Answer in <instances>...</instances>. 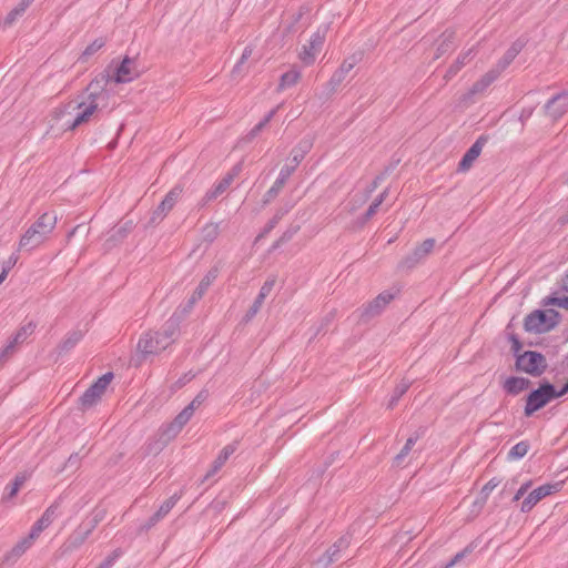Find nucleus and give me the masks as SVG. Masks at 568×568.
Segmentation results:
<instances>
[{"label":"nucleus","mask_w":568,"mask_h":568,"mask_svg":"<svg viewBox=\"0 0 568 568\" xmlns=\"http://www.w3.org/2000/svg\"><path fill=\"white\" fill-rule=\"evenodd\" d=\"M530 381L524 377H508L504 384V388L508 394L517 395L528 388Z\"/></svg>","instance_id":"obj_25"},{"label":"nucleus","mask_w":568,"mask_h":568,"mask_svg":"<svg viewBox=\"0 0 568 568\" xmlns=\"http://www.w3.org/2000/svg\"><path fill=\"white\" fill-rule=\"evenodd\" d=\"M263 303H264V300L262 298V296H257L255 298L253 305L246 312V314H245L243 320L245 322H250L258 313V311L261 310Z\"/></svg>","instance_id":"obj_52"},{"label":"nucleus","mask_w":568,"mask_h":568,"mask_svg":"<svg viewBox=\"0 0 568 568\" xmlns=\"http://www.w3.org/2000/svg\"><path fill=\"white\" fill-rule=\"evenodd\" d=\"M57 503L52 504L50 507L45 509L42 516L36 521V524L31 528V532L33 534V536L39 537V535L51 525L57 515Z\"/></svg>","instance_id":"obj_23"},{"label":"nucleus","mask_w":568,"mask_h":568,"mask_svg":"<svg viewBox=\"0 0 568 568\" xmlns=\"http://www.w3.org/2000/svg\"><path fill=\"white\" fill-rule=\"evenodd\" d=\"M90 535V528H85L82 524L79 525L62 545V551L64 554L74 551L85 542Z\"/></svg>","instance_id":"obj_18"},{"label":"nucleus","mask_w":568,"mask_h":568,"mask_svg":"<svg viewBox=\"0 0 568 568\" xmlns=\"http://www.w3.org/2000/svg\"><path fill=\"white\" fill-rule=\"evenodd\" d=\"M183 193V187L181 185H175L170 192L165 195L162 202L169 205L170 210L174 207L178 200L181 197Z\"/></svg>","instance_id":"obj_43"},{"label":"nucleus","mask_w":568,"mask_h":568,"mask_svg":"<svg viewBox=\"0 0 568 568\" xmlns=\"http://www.w3.org/2000/svg\"><path fill=\"white\" fill-rule=\"evenodd\" d=\"M547 368L545 356L538 352L527 351L517 355L516 369L531 376H540Z\"/></svg>","instance_id":"obj_4"},{"label":"nucleus","mask_w":568,"mask_h":568,"mask_svg":"<svg viewBox=\"0 0 568 568\" xmlns=\"http://www.w3.org/2000/svg\"><path fill=\"white\" fill-rule=\"evenodd\" d=\"M311 146L312 143L308 140H302L295 148H293L288 162L281 170L288 169L291 176L305 158L306 153L311 150Z\"/></svg>","instance_id":"obj_19"},{"label":"nucleus","mask_w":568,"mask_h":568,"mask_svg":"<svg viewBox=\"0 0 568 568\" xmlns=\"http://www.w3.org/2000/svg\"><path fill=\"white\" fill-rule=\"evenodd\" d=\"M133 221H126L122 226H120L115 231V235H118L120 239H123L126 236L128 233H130L133 230Z\"/></svg>","instance_id":"obj_57"},{"label":"nucleus","mask_w":568,"mask_h":568,"mask_svg":"<svg viewBox=\"0 0 568 568\" xmlns=\"http://www.w3.org/2000/svg\"><path fill=\"white\" fill-rule=\"evenodd\" d=\"M235 449L236 447L234 444L225 446L220 453V455L216 457V459L213 462L212 468L207 471L206 477H211L215 473H217L226 463L229 457L235 452Z\"/></svg>","instance_id":"obj_27"},{"label":"nucleus","mask_w":568,"mask_h":568,"mask_svg":"<svg viewBox=\"0 0 568 568\" xmlns=\"http://www.w3.org/2000/svg\"><path fill=\"white\" fill-rule=\"evenodd\" d=\"M559 313L552 308L536 310L525 318L524 327L530 333H546L559 323Z\"/></svg>","instance_id":"obj_3"},{"label":"nucleus","mask_w":568,"mask_h":568,"mask_svg":"<svg viewBox=\"0 0 568 568\" xmlns=\"http://www.w3.org/2000/svg\"><path fill=\"white\" fill-rule=\"evenodd\" d=\"M531 487V480L526 481L520 486V488L516 491L513 501H518L528 491V489Z\"/></svg>","instance_id":"obj_61"},{"label":"nucleus","mask_w":568,"mask_h":568,"mask_svg":"<svg viewBox=\"0 0 568 568\" xmlns=\"http://www.w3.org/2000/svg\"><path fill=\"white\" fill-rule=\"evenodd\" d=\"M468 548H465L464 550L457 552L453 559L450 561H448L444 568H452L453 566H455L457 562H459L465 556L466 554L468 552Z\"/></svg>","instance_id":"obj_60"},{"label":"nucleus","mask_w":568,"mask_h":568,"mask_svg":"<svg viewBox=\"0 0 568 568\" xmlns=\"http://www.w3.org/2000/svg\"><path fill=\"white\" fill-rule=\"evenodd\" d=\"M23 13L20 12L18 10V8L16 7L14 9H12L6 17L4 19V24H12L20 16H22Z\"/></svg>","instance_id":"obj_63"},{"label":"nucleus","mask_w":568,"mask_h":568,"mask_svg":"<svg viewBox=\"0 0 568 568\" xmlns=\"http://www.w3.org/2000/svg\"><path fill=\"white\" fill-rule=\"evenodd\" d=\"M38 537L37 536H33V534L30 531V534L24 537L22 540H20L12 549L11 551L7 555V559H11V558H19L20 556H22L27 549H29L31 547V545L33 544V541L37 539Z\"/></svg>","instance_id":"obj_28"},{"label":"nucleus","mask_w":568,"mask_h":568,"mask_svg":"<svg viewBox=\"0 0 568 568\" xmlns=\"http://www.w3.org/2000/svg\"><path fill=\"white\" fill-rule=\"evenodd\" d=\"M171 212L169 205L164 202H161L155 210H153L150 221L148 223L149 226H153L159 224L169 213Z\"/></svg>","instance_id":"obj_36"},{"label":"nucleus","mask_w":568,"mask_h":568,"mask_svg":"<svg viewBox=\"0 0 568 568\" xmlns=\"http://www.w3.org/2000/svg\"><path fill=\"white\" fill-rule=\"evenodd\" d=\"M55 224V214L43 213L22 235L19 243L20 250L31 251L38 247L48 239Z\"/></svg>","instance_id":"obj_2"},{"label":"nucleus","mask_w":568,"mask_h":568,"mask_svg":"<svg viewBox=\"0 0 568 568\" xmlns=\"http://www.w3.org/2000/svg\"><path fill=\"white\" fill-rule=\"evenodd\" d=\"M385 179V173L377 175L373 182L367 186L364 200H367L369 195L378 187L379 183Z\"/></svg>","instance_id":"obj_56"},{"label":"nucleus","mask_w":568,"mask_h":568,"mask_svg":"<svg viewBox=\"0 0 568 568\" xmlns=\"http://www.w3.org/2000/svg\"><path fill=\"white\" fill-rule=\"evenodd\" d=\"M546 115L557 121L568 112V91H562L552 97L544 106Z\"/></svg>","instance_id":"obj_11"},{"label":"nucleus","mask_w":568,"mask_h":568,"mask_svg":"<svg viewBox=\"0 0 568 568\" xmlns=\"http://www.w3.org/2000/svg\"><path fill=\"white\" fill-rule=\"evenodd\" d=\"M473 55L474 49H469L468 51L462 53L446 71L444 75L445 81L448 82L450 79H453Z\"/></svg>","instance_id":"obj_26"},{"label":"nucleus","mask_w":568,"mask_h":568,"mask_svg":"<svg viewBox=\"0 0 568 568\" xmlns=\"http://www.w3.org/2000/svg\"><path fill=\"white\" fill-rule=\"evenodd\" d=\"M561 483L545 484L529 493V495L521 503L520 510L529 513L541 499L558 491Z\"/></svg>","instance_id":"obj_7"},{"label":"nucleus","mask_w":568,"mask_h":568,"mask_svg":"<svg viewBox=\"0 0 568 568\" xmlns=\"http://www.w3.org/2000/svg\"><path fill=\"white\" fill-rule=\"evenodd\" d=\"M358 61L359 58L357 55L348 57L343 61L341 67L333 73L329 81L327 82V89L331 93L336 92L338 87L345 80L346 75L354 69Z\"/></svg>","instance_id":"obj_12"},{"label":"nucleus","mask_w":568,"mask_h":568,"mask_svg":"<svg viewBox=\"0 0 568 568\" xmlns=\"http://www.w3.org/2000/svg\"><path fill=\"white\" fill-rule=\"evenodd\" d=\"M552 399H555V386L548 382L541 384L539 388L532 390L527 396L525 415L527 417L531 416L535 412L546 406Z\"/></svg>","instance_id":"obj_5"},{"label":"nucleus","mask_w":568,"mask_h":568,"mask_svg":"<svg viewBox=\"0 0 568 568\" xmlns=\"http://www.w3.org/2000/svg\"><path fill=\"white\" fill-rule=\"evenodd\" d=\"M113 373L108 372L101 377L98 378L95 383H93L90 388L92 389V393L99 394L101 397L105 393L108 386L111 384L113 379Z\"/></svg>","instance_id":"obj_33"},{"label":"nucleus","mask_w":568,"mask_h":568,"mask_svg":"<svg viewBox=\"0 0 568 568\" xmlns=\"http://www.w3.org/2000/svg\"><path fill=\"white\" fill-rule=\"evenodd\" d=\"M183 193V187L181 185H175L170 192L165 195L162 202L169 205L170 210L174 207L178 200L181 197Z\"/></svg>","instance_id":"obj_44"},{"label":"nucleus","mask_w":568,"mask_h":568,"mask_svg":"<svg viewBox=\"0 0 568 568\" xmlns=\"http://www.w3.org/2000/svg\"><path fill=\"white\" fill-rule=\"evenodd\" d=\"M281 108V104L277 105L275 109L271 110L265 118L258 122L246 135L247 141H252L255 136L258 135V133L270 123V121L274 118L277 110Z\"/></svg>","instance_id":"obj_32"},{"label":"nucleus","mask_w":568,"mask_h":568,"mask_svg":"<svg viewBox=\"0 0 568 568\" xmlns=\"http://www.w3.org/2000/svg\"><path fill=\"white\" fill-rule=\"evenodd\" d=\"M300 225H291L281 237L273 244V248L280 247L282 244L291 241L293 236L298 232Z\"/></svg>","instance_id":"obj_47"},{"label":"nucleus","mask_w":568,"mask_h":568,"mask_svg":"<svg viewBox=\"0 0 568 568\" xmlns=\"http://www.w3.org/2000/svg\"><path fill=\"white\" fill-rule=\"evenodd\" d=\"M499 485V480L496 478L490 479L481 489V495L487 498L488 495Z\"/></svg>","instance_id":"obj_58"},{"label":"nucleus","mask_w":568,"mask_h":568,"mask_svg":"<svg viewBox=\"0 0 568 568\" xmlns=\"http://www.w3.org/2000/svg\"><path fill=\"white\" fill-rule=\"evenodd\" d=\"M82 338V333L80 331H72L67 334L64 339L58 346L59 355H62L70 349H72Z\"/></svg>","instance_id":"obj_29"},{"label":"nucleus","mask_w":568,"mask_h":568,"mask_svg":"<svg viewBox=\"0 0 568 568\" xmlns=\"http://www.w3.org/2000/svg\"><path fill=\"white\" fill-rule=\"evenodd\" d=\"M18 351V346L10 341L1 351H0V367L3 366Z\"/></svg>","instance_id":"obj_46"},{"label":"nucleus","mask_w":568,"mask_h":568,"mask_svg":"<svg viewBox=\"0 0 568 568\" xmlns=\"http://www.w3.org/2000/svg\"><path fill=\"white\" fill-rule=\"evenodd\" d=\"M529 449V444L527 442H519L516 444L508 453V457L510 459L523 458Z\"/></svg>","instance_id":"obj_45"},{"label":"nucleus","mask_w":568,"mask_h":568,"mask_svg":"<svg viewBox=\"0 0 568 568\" xmlns=\"http://www.w3.org/2000/svg\"><path fill=\"white\" fill-rule=\"evenodd\" d=\"M105 41L102 38L95 39L91 44H89L82 53V59L90 57L98 52L102 47H104Z\"/></svg>","instance_id":"obj_49"},{"label":"nucleus","mask_w":568,"mask_h":568,"mask_svg":"<svg viewBox=\"0 0 568 568\" xmlns=\"http://www.w3.org/2000/svg\"><path fill=\"white\" fill-rule=\"evenodd\" d=\"M417 437H409L404 447L400 449V452L394 457V465L395 466H402L410 453L412 448L416 444Z\"/></svg>","instance_id":"obj_39"},{"label":"nucleus","mask_w":568,"mask_h":568,"mask_svg":"<svg viewBox=\"0 0 568 568\" xmlns=\"http://www.w3.org/2000/svg\"><path fill=\"white\" fill-rule=\"evenodd\" d=\"M100 399L101 396L97 393H92V389L89 387L80 397V407L82 410L89 409L93 407Z\"/></svg>","instance_id":"obj_37"},{"label":"nucleus","mask_w":568,"mask_h":568,"mask_svg":"<svg viewBox=\"0 0 568 568\" xmlns=\"http://www.w3.org/2000/svg\"><path fill=\"white\" fill-rule=\"evenodd\" d=\"M498 78L496 77V73H494L489 70L478 81H476L473 84L469 93L476 94V93L484 92Z\"/></svg>","instance_id":"obj_30"},{"label":"nucleus","mask_w":568,"mask_h":568,"mask_svg":"<svg viewBox=\"0 0 568 568\" xmlns=\"http://www.w3.org/2000/svg\"><path fill=\"white\" fill-rule=\"evenodd\" d=\"M253 49L251 47H246L241 55V59L239 62L234 65L232 70V77H242L245 73V70L243 68L245 61L252 55Z\"/></svg>","instance_id":"obj_42"},{"label":"nucleus","mask_w":568,"mask_h":568,"mask_svg":"<svg viewBox=\"0 0 568 568\" xmlns=\"http://www.w3.org/2000/svg\"><path fill=\"white\" fill-rule=\"evenodd\" d=\"M276 283L275 276H270L264 284L262 285L260 293L257 296H262L263 300L266 298V296L272 292L274 285Z\"/></svg>","instance_id":"obj_54"},{"label":"nucleus","mask_w":568,"mask_h":568,"mask_svg":"<svg viewBox=\"0 0 568 568\" xmlns=\"http://www.w3.org/2000/svg\"><path fill=\"white\" fill-rule=\"evenodd\" d=\"M121 551L114 550L111 555H109L97 568H111L114 561L120 557Z\"/></svg>","instance_id":"obj_55"},{"label":"nucleus","mask_w":568,"mask_h":568,"mask_svg":"<svg viewBox=\"0 0 568 568\" xmlns=\"http://www.w3.org/2000/svg\"><path fill=\"white\" fill-rule=\"evenodd\" d=\"M288 179H290V170L288 169L281 170L278 178L275 180V182L270 187V190L265 193L263 203L267 204L273 199H275L278 195V193L281 192V190L284 187V185Z\"/></svg>","instance_id":"obj_24"},{"label":"nucleus","mask_w":568,"mask_h":568,"mask_svg":"<svg viewBox=\"0 0 568 568\" xmlns=\"http://www.w3.org/2000/svg\"><path fill=\"white\" fill-rule=\"evenodd\" d=\"M351 544L347 535L338 538L335 544L326 550V552L315 561L318 568H328L334 561L341 559V552L346 550Z\"/></svg>","instance_id":"obj_9"},{"label":"nucleus","mask_w":568,"mask_h":568,"mask_svg":"<svg viewBox=\"0 0 568 568\" xmlns=\"http://www.w3.org/2000/svg\"><path fill=\"white\" fill-rule=\"evenodd\" d=\"M106 511L104 509H95L93 511V517L88 523H82L85 528H90V532H92L95 527L101 523L105 517Z\"/></svg>","instance_id":"obj_48"},{"label":"nucleus","mask_w":568,"mask_h":568,"mask_svg":"<svg viewBox=\"0 0 568 568\" xmlns=\"http://www.w3.org/2000/svg\"><path fill=\"white\" fill-rule=\"evenodd\" d=\"M410 386V382L409 381H405L403 379L394 389V394L392 395L388 404H387V408L392 409L395 407V405L397 404V402L399 400V398L407 392V389L409 388Z\"/></svg>","instance_id":"obj_38"},{"label":"nucleus","mask_w":568,"mask_h":568,"mask_svg":"<svg viewBox=\"0 0 568 568\" xmlns=\"http://www.w3.org/2000/svg\"><path fill=\"white\" fill-rule=\"evenodd\" d=\"M435 240L427 239L419 246H417L410 254L405 256L400 263V268H414L417 264H419L423 260H425L434 250Z\"/></svg>","instance_id":"obj_8"},{"label":"nucleus","mask_w":568,"mask_h":568,"mask_svg":"<svg viewBox=\"0 0 568 568\" xmlns=\"http://www.w3.org/2000/svg\"><path fill=\"white\" fill-rule=\"evenodd\" d=\"M193 416V405H187L175 418L169 424L163 435L168 437V439L174 438L184 427V425L191 419Z\"/></svg>","instance_id":"obj_17"},{"label":"nucleus","mask_w":568,"mask_h":568,"mask_svg":"<svg viewBox=\"0 0 568 568\" xmlns=\"http://www.w3.org/2000/svg\"><path fill=\"white\" fill-rule=\"evenodd\" d=\"M324 40L325 32H321L318 30L311 37L308 44L303 45L302 51L300 52V58L305 64H311L314 62L315 57L323 47Z\"/></svg>","instance_id":"obj_13"},{"label":"nucleus","mask_w":568,"mask_h":568,"mask_svg":"<svg viewBox=\"0 0 568 568\" xmlns=\"http://www.w3.org/2000/svg\"><path fill=\"white\" fill-rule=\"evenodd\" d=\"M202 233H203V239L205 241L213 242L219 234V224L211 223V224L205 225Z\"/></svg>","instance_id":"obj_51"},{"label":"nucleus","mask_w":568,"mask_h":568,"mask_svg":"<svg viewBox=\"0 0 568 568\" xmlns=\"http://www.w3.org/2000/svg\"><path fill=\"white\" fill-rule=\"evenodd\" d=\"M219 275V268L212 267L200 282L199 286L194 290L193 294L189 300V306L192 307L197 301H200L210 285L215 281Z\"/></svg>","instance_id":"obj_22"},{"label":"nucleus","mask_w":568,"mask_h":568,"mask_svg":"<svg viewBox=\"0 0 568 568\" xmlns=\"http://www.w3.org/2000/svg\"><path fill=\"white\" fill-rule=\"evenodd\" d=\"M220 195V192H217L215 189L207 191L204 197L202 199L201 205L204 206L205 204L215 200Z\"/></svg>","instance_id":"obj_64"},{"label":"nucleus","mask_w":568,"mask_h":568,"mask_svg":"<svg viewBox=\"0 0 568 568\" xmlns=\"http://www.w3.org/2000/svg\"><path fill=\"white\" fill-rule=\"evenodd\" d=\"M26 480H27L26 474H18L8 491V498L14 497Z\"/></svg>","instance_id":"obj_50"},{"label":"nucleus","mask_w":568,"mask_h":568,"mask_svg":"<svg viewBox=\"0 0 568 568\" xmlns=\"http://www.w3.org/2000/svg\"><path fill=\"white\" fill-rule=\"evenodd\" d=\"M509 341L511 342V351L514 352L515 356L517 357V355H520L519 352L523 347L521 342L515 334L510 335Z\"/></svg>","instance_id":"obj_62"},{"label":"nucleus","mask_w":568,"mask_h":568,"mask_svg":"<svg viewBox=\"0 0 568 568\" xmlns=\"http://www.w3.org/2000/svg\"><path fill=\"white\" fill-rule=\"evenodd\" d=\"M106 74V72H104ZM110 81H114L116 83H126L134 79H136L140 73L136 68V62L134 59L125 57L119 67H116L114 74H109Z\"/></svg>","instance_id":"obj_10"},{"label":"nucleus","mask_w":568,"mask_h":568,"mask_svg":"<svg viewBox=\"0 0 568 568\" xmlns=\"http://www.w3.org/2000/svg\"><path fill=\"white\" fill-rule=\"evenodd\" d=\"M300 78H301V73L297 70L293 69V70L285 72L281 77V82H280L278 89L283 90L285 88L294 85L295 83H297Z\"/></svg>","instance_id":"obj_41"},{"label":"nucleus","mask_w":568,"mask_h":568,"mask_svg":"<svg viewBox=\"0 0 568 568\" xmlns=\"http://www.w3.org/2000/svg\"><path fill=\"white\" fill-rule=\"evenodd\" d=\"M109 82L110 77L105 73H100L79 97L81 100L77 105L70 102L62 108L55 109L50 120L48 133L58 136L65 131H73L78 126L90 122L100 110V102H106L109 99L106 91Z\"/></svg>","instance_id":"obj_1"},{"label":"nucleus","mask_w":568,"mask_h":568,"mask_svg":"<svg viewBox=\"0 0 568 568\" xmlns=\"http://www.w3.org/2000/svg\"><path fill=\"white\" fill-rule=\"evenodd\" d=\"M544 305L545 306H547V305H555V306H558V307H561V308H565V310L568 311V296H562V297L550 296V297H547L544 301Z\"/></svg>","instance_id":"obj_53"},{"label":"nucleus","mask_w":568,"mask_h":568,"mask_svg":"<svg viewBox=\"0 0 568 568\" xmlns=\"http://www.w3.org/2000/svg\"><path fill=\"white\" fill-rule=\"evenodd\" d=\"M206 398H207V392L206 390H201L189 405H193V412H194L197 407L201 406V404Z\"/></svg>","instance_id":"obj_59"},{"label":"nucleus","mask_w":568,"mask_h":568,"mask_svg":"<svg viewBox=\"0 0 568 568\" xmlns=\"http://www.w3.org/2000/svg\"><path fill=\"white\" fill-rule=\"evenodd\" d=\"M525 40L517 39L506 51L504 57L496 63V65L493 69H490V71L496 73V77L498 78L514 61V59L519 54V52L525 48Z\"/></svg>","instance_id":"obj_15"},{"label":"nucleus","mask_w":568,"mask_h":568,"mask_svg":"<svg viewBox=\"0 0 568 568\" xmlns=\"http://www.w3.org/2000/svg\"><path fill=\"white\" fill-rule=\"evenodd\" d=\"M169 345L170 341L162 338L160 332H149L140 338L138 348L143 355H152L164 351Z\"/></svg>","instance_id":"obj_6"},{"label":"nucleus","mask_w":568,"mask_h":568,"mask_svg":"<svg viewBox=\"0 0 568 568\" xmlns=\"http://www.w3.org/2000/svg\"><path fill=\"white\" fill-rule=\"evenodd\" d=\"M455 32L454 31H445L440 37V42L436 49L435 58L438 59L443 54H445L454 43Z\"/></svg>","instance_id":"obj_31"},{"label":"nucleus","mask_w":568,"mask_h":568,"mask_svg":"<svg viewBox=\"0 0 568 568\" xmlns=\"http://www.w3.org/2000/svg\"><path fill=\"white\" fill-rule=\"evenodd\" d=\"M525 40L517 39L506 51L504 57L496 63V65L493 69H490V71L496 73V77L498 78L514 61V59L519 54V52L525 48Z\"/></svg>","instance_id":"obj_14"},{"label":"nucleus","mask_w":568,"mask_h":568,"mask_svg":"<svg viewBox=\"0 0 568 568\" xmlns=\"http://www.w3.org/2000/svg\"><path fill=\"white\" fill-rule=\"evenodd\" d=\"M487 142V138L479 136L476 142L467 150V152L464 154L463 159L460 160L458 164L459 171H467L470 169L473 163L476 161V159L481 153V150L484 145Z\"/></svg>","instance_id":"obj_20"},{"label":"nucleus","mask_w":568,"mask_h":568,"mask_svg":"<svg viewBox=\"0 0 568 568\" xmlns=\"http://www.w3.org/2000/svg\"><path fill=\"white\" fill-rule=\"evenodd\" d=\"M285 214L286 210H277L274 216L266 223L262 232L257 235L256 241L266 236L277 225V223L283 219Z\"/></svg>","instance_id":"obj_40"},{"label":"nucleus","mask_w":568,"mask_h":568,"mask_svg":"<svg viewBox=\"0 0 568 568\" xmlns=\"http://www.w3.org/2000/svg\"><path fill=\"white\" fill-rule=\"evenodd\" d=\"M395 297V294L385 291L377 295L372 302L364 308L363 315L366 318H372L379 315L387 304L390 303Z\"/></svg>","instance_id":"obj_16"},{"label":"nucleus","mask_w":568,"mask_h":568,"mask_svg":"<svg viewBox=\"0 0 568 568\" xmlns=\"http://www.w3.org/2000/svg\"><path fill=\"white\" fill-rule=\"evenodd\" d=\"M36 327H37L36 323H33V322L27 323L26 325L21 326L18 329V332L16 333V335L13 336V338L11 341L13 342V344L19 346L28 338V336L33 334Z\"/></svg>","instance_id":"obj_35"},{"label":"nucleus","mask_w":568,"mask_h":568,"mask_svg":"<svg viewBox=\"0 0 568 568\" xmlns=\"http://www.w3.org/2000/svg\"><path fill=\"white\" fill-rule=\"evenodd\" d=\"M179 332V321L178 318L171 317L163 326V331L160 332L162 338L165 341H170V344L173 342L174 336Z\"/></svg>","instance_id":"obj_34"},{"label":"nucleus","mask_w":568,"mask_h":568,"mask_svg":"<svg viewBox=\"0 0 568 568\" xmlns=\"http://www.w3.org/2000/svg\"><path fill=\"white\" fill-rule=\"evenodd\" d=\"M179 496L175 494L166 499L159 508V510L153 514L145 524L142 525V530H149L154 527L161 519H163L170 510L174 507L176 501L179 500Z\"/></svg>","instance_id":"obj_21"}]
</instances>
